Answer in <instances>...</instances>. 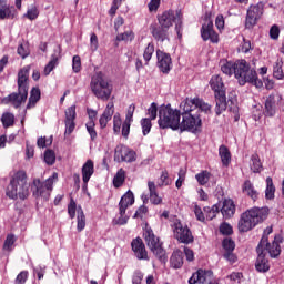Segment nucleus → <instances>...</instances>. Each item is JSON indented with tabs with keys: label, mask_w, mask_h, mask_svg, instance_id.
I'll use <instances>...</instances> for the list:
<instances>
[{
	"label": "nucleus",
	"mask_w": 284,
	"mask_h": 284,
	"mask_svg": "<svg viewBox=\"0 0 284 284\" xmlns=\"http://www.w3.org/2000/svg\"><path fill=\"white\" fill-rule=\"evenodd\" d=\"M156 19L158 23L153 22L149 27L151 36L158 43L170 41V29L176 20V10L169 9L163 11L161 14H158Z\"/></svg>",
	"instance_id": "f257e3e1"
},
{
	"label": "nucleus",
	"mask_w": 284,
	"mask_h": 284,
	"mask_svg": "<svg viewBox=\"0 0 284 284\" xmlns=\"http://www.w3.org/2000/svg\"><path fill=\"white\" fill-rule=\"evenodd\" d=\"M270 214V209L267 207H258L254 206L252 209L246 210L240 216L237 222V230L241 234H245L247 232H252L256 225L263 223L267 219Z\"/></svg>",
	"instance_id": "f03ea898"
},
{
	"label": "nucleus",
	"mask_w": 284,
	"mask_h": 284,
	"mask_svg": "<svg viewBox=\"0 0 284 284\" xmlns=\"http://www.w3.org/2000/svg\"><path fill=\"white\" fill-rule=\"evenodd\" d=\"M30 77V67H24L18 72V92L10 93L3 99L4 103H11L16 110L23 105L28 101V90L30 85L28 84Z\"/></svg>",
	"instance_id": "7ed1b4c3"
},
{
	"label": "nucleus",
	"mask_w": 284,
	"mask_h": 284,
	"mask_svg": "<svg viewBox=\"0 0 284 284\" xmlns=\"http://www.w3.org/2000/svg\"><path fill=\"white\" fill-rule=\"evenodd\" d=\"M6 195L12 201H17V199L26 201L30 196V184H28L26 171L20 170L14 173L7 186Z\"/></svg>",
	"instance_id": "20e7f679"
},
{
	"label": "nucleus",
	"mask_w": 284,
	"mask_h": 284,
	"mask_svg": "<svg viewBox=\"0 0 284 284\" xmlns=\"http://www.w3.org/2000/svg\"><path fill=\"white\" fill-rule=\"evenodd\" d=\"M182 112V121H180L179 130L181 132H192V134H196L201 132L203 128V120L201 119V114L195 112L190 104L185 101L181 103Z\"/></svg>",
	"instance_id": "39448f33"
},
{
	"label": "nucleus",
	"mask_w": 284,
	"mask_h": 284,
	"mask_svg": "<svg viewBox=\"0 0 284 284\" xmlns=\"http://www.w3.org/2000/svg\"><path fill=\"white\" fill-rule=\"evenodd\" d=\"M181 111L172 109L171 104H163L159 108L158 124L161 130H179L181 128Z\"/></svg>",
	"instance_id": "423d86ee"
},
{
	"label": "nucleus",
	"mask_w": 284,
	"mask_h": 284,
	"mask_svg": "<svg viewBox=\"0 0 284 284\" xmlns=\"http://www.w3.org/2000/svg\"><path fill=\"white\" fill-rule=\"evenodd\" d=\"M234 77L237 79L240 85L252 83L255 88H263V81L258 79L256 70L250 68V63L245 60L235 61Z\"/></svg>",
	"instance_id": "0eeeda50"
},
{
	"label": "nucleus",
	"mask_w": 284,
	"mask_h": 284,
	"mask_svg": "<svg viewBox=\"0 0 284 284\" xmlns=\"http://www.w3.org/2000/svg\"><path fill=\"white\" fill-rule=\"evenodd\" d=\"M210 85L215 97V114L221 116L227 110V95L223 78L221 75H212Z\"/></svg>",
	"instance_id": "6e6552de"
},
{
	"label": "nucleus",
	"mask_w": 284,
	"mask_h": 284,
	"mask_svg": "<svg viewBox=\"0 0 284 284\" xmlns=\"http://www.w3.org/2000/svg\"><path fill=\"white\" fill-rule=\"evenodd\" d=\"M90 88L97 99H100L101 101H110L113 87L110 84V81L103 77V72H97L92 75Z\"/></svg>",
	"instance_id": "1a4fd4ad"
},
{
	"label": "nucleus",
	"mask_w": 284,
	"mask_h": 284,
	"mask_svg": "<svg viewBox=\"0 0 284 284\" xmlns=\"http://www.w3.org/2000/svg\"><path fill=\"white\" fill-rule=\"evenodd\" d=\"M143 239L149 250L156 256L160 263H168V255L165 248H163V242L161 239L154 235L152 227H145Z\"/></svg>",
	"instance_id": "9d476101"
},
{
	"label": "nucleus",
	"mask_w": 284,
	"mask_h": 284,
	"mask_svg": "<svg viewBox=\"0 0 284 284\" xmlns=\"http://www.w3.org/2000/svg\"><path fill=\"white\" fill-rule=\"evenodd\" d=\"M59 174L53 173L52 176L47 179L44 182H41L40 179L33 180V196L36 199H44V201H49L50 194L53 190L54 179H58Z\"/></svg>",
	"instance_id": "9b49d317"
},
{
	"label": "nucleus",
	"mask_w": 284,
	"mask_h": 284,
	"mask_svg": "<svg viewBox=\"0 0 284 284\" xmlns=\"http://www.w3.org/2000/svg\"><path fill=\"white\" fill-rule=\"evenodd\" d=\"M130 205H134V193L132 191H128L125 195H122L119 202V219L113 220V225H128V221H130V216L125 215Z\"/></svg>",
	"instance_id": "f8f14e48"
},
{
	"label": "nucleus",
	"mask_w": 284,
	"mask_h": 284,
	"mask_svg": "<svg viewBox=\"0 0 284 284\" xmlns=\"http://www.w3.org/2000/svg\"><path fill=\"white\" fill-rule=\"evenodd\" d=\"M172 227L174 239H176L179 243H183L184 245H190V243H194V235L192 234V230H190V226H187V224H183L181 220L175 219Z\"/></svg>",
	"instance_id": "ddd939ff"
},
{
	"label": "nucleus",
	"mask_w": 284,
	"mask_h": 284,
	"mask_svg": "<svg viewBox=\"0 0 284 284\" xmlns=\"http://www.w3.org/2000/svg\"><path fill=\"white\" fill-rule=\"evenodd\" d=\"M263 12H265V2L263 1L248 7L244 24L246 30H252V28L258 23V20L263 17Z\"/></svg>",
	"instance_id": "4468645a"
},
{
	"label": "nucleus",
	"mask_w": 284,
	"mask_h": 284,
	"mask_svg": "<svg viewBox=\"0 0 284 284\" xmlns=\"http://www.w3.org/2000/svg\"><path fill=\"white\" fill-rule=\"evenodd\" d=\"M274 232V229L272 226H267L262 235V239H266V242L262 245V250L265 252H268L271 258H276L277 256H281V245L272 242L270 243L268 236Z\"/></svg>",
	"instance_id": "2eb2a0df"
},
{
	"label": "nucleus",
	"mask_w": 284,
	"mask_h": 284,
	"mask_svg": "<svg viewBox=\"0 0 284 284\" xmlns=\"http://www.w3.org/2000/svg\"><path fill=\"white\" fill-rule=\"evenodd\" d=\"M267 241V237H262L257 247H256V253H257V260H256V263H255V270L257 272H270V260H267L265 257V253H264V250H263V245L264 243H266Z\"/></svg>",
	"instance_id": "dca6fc26"
},
{
	"label": "nucleus",
	"mask_w": 284,
	"mask_h": 284,
	"mask_svg": "<svg viewBox=\"0 0 284 284\" xmlns=\"http://www.w3.org/2000/svg\"><path fill=\"white\" fill-rule=\"evenodd\" d=\"M201 38L203 41H210L211 43H219V33L214 31V22L205 17V22L201 28Z\"/></svg>",
	"instance_id": "f3484780"
},
{
	"label": "nucleus",
	"mask_w": 284,
	"mask_h": 284,
	"mask_svg": "<svg viewBox=\"0 0 284 284\" xmlns=\"http://www.w3.org/2000/svg\"><path fill=\"white\" fill-rule=\"evenodd\" d=\"M65 119H64V125H65V131L64 134L70 136L72 132H74L77 128V105H71L69 106L65 111Z\"/></svg>",
	"instance_id": "a211bd4d"
},
{
	"label": "nucleus",
	"mask_w": 284,
	"mask_h": 284,
	"mask_svg": "<svg viewBox=\"0 0 284 284\" xmlns=\"http://www.w3.org/2000/svg\"><path fill=\"white\" fill-rule=\"evenodd\" d=\"M131 248L138 261H150V256L148 255V250L145 248V243H143V239H133L131 242Z\"/></svg>",
	"instance_id": "6ab92c4d"
},
{
	"label": "nucleus",
	"mask_w": 284,
	"mask_h": 284,
	"mask_svg": "<svg viewBox=\"0 0 284 284\" xmlns=\"http://www.w3.org/2000/svg\"><path fill=\"white\" fill-rule=\"evenodd\" d=\"M184 102L190 108H192L195 112H197V114H201V112H205V114H212V105H210L209 103H205V101H203V99H200V98H194V99L186 98L184 100Z\"/></svg>",
	"instance_id": "aec40b11"
},
{
	"label": "nucleus",
	"mask_w": 284,
	"mask_h": 284,
	"mask_svg": "<svg viewBox=\"0 0 284 284\" xmlns=\"http://www.w3.org/2000/svg\"><path fill=\"white\" fill-rule=\"evenodd\" d=\"M158 57V68L163 74H170V70H172V57L169 53L156 50Z\"/></svg>",
	"instance_id": "412c9836"
},
{
	"label": "nucleus",
	"mask_w": 284,
	"mask_h": 284,
	"mask_svg": "<svg viewBox=\"0 0 284 284\" xmlns=\"http://www.w3.org/2000/svg\"><path fill=\"white\" fill-rule=\"evenodd\" d=\"M112 116H114V102H109L99 119L101 130H105V128H108V123L112 121Z\"/></svg>",
	"instance_id": "4be33fe9"
},
{
	"label": "nucleus",
	"mask_w": 284,
	"mask_h": 284,
	"mask_svg": "<svg viewBox=\"0 0 284 284\" xmlns=\"http://www.w3.org/2000/svg\"><path fill=\"white\" fill-rule=\"evenodd\" d=\"M242 192L243 194H245V196H248V199L252 200L254 203H256V201L261 199V193L258 192V190H256V187L250 180H246L243 183Z\"/></svg>",
	"instance_id": "5701e85b"
},
{
	"label": "nucleus",
	"mask_w": 284,
	"mask_h": 284,
	"mask_svg": "<svg viewBox=\"0 0 284 284\" xmlns=\"http://www.w3.org/2000/svg\"><path fill=\"white\" fill-rule=\"evenodd\" d=\"M61 52H62L61 45H58L53 50V53L51 55V60L49 61V63L44 68L45 77H48V74H50V72H52V70H54V68H57V65H59V59H61Z\"/></svg>",
	"instance_id": "b1692460"
},
{
	"label": "nucleus",
	"mask_w": 284,
	"mask_h": 284,
	"mask_svg": "<svg viewBox=\"0 0 284 284\" xmlns=\"http://www.w3.org/2000/svg\"><path fill=\"white\" fill-rule=\"evenodd\" d=\"M224 219H232L236 213V205H234V201L232 200H224L223 205L220 210Z\"/></svg>",
	"instance_id": "393cba45"
},
{
	"label": "nucleus",
	"mask_w": 284,
	"mask_h": 284,
	"mask_svg": "<svg viewBox=\"0 0 284 284\" xmlns=\"http://www.w3.org/2000/svg\"><path fill=\"white\" fill-rule=\"evenodd\" d=\"M264 114L265 116H274L276 114V94L272 93L266 98Z\"/></svg>",
	"instance_id": "a878e982"
},
{
	"label": "nucleus",
	"mask_w": 284,
	"mask_h": 284,
	"mask_svg": "<svg viewBox=\"0 0 284 284\" xmlns=\"http://www.w3.org/2000/svg\"><path fill=\"white\" fill-rule=\"evenodd\" d=\"M92 174H94V162L92 160H88L82 166V181L84 184L90 182Z\"/></svg>",
	"instance_id": "bb28decb"
},
{
	"label": "nucleus",
	"mask_w": 284,
	"mask_h": 284,
	"mask_svg": "<svg viewBox=\"0 0 284 284\" xmlns=\"http://www.w3.org/2000/svg\"><path fill=\"white\" fill-rule=\"evenodd\" d=\"M39 101H41V89H39L38 87H33L30 91L27 110H32V108H37V103H39Z\"/></svg>",
	"instance_id": "cd10ccee"
},
{
	"label": "nucleus",
	"mask_w": 284,
	"mask_h": 284,
	"mask_svg": "<svg viewBox=\"0 0 284 284\" xmlns=\"http://www.w3.org/2000/svg\"><path fill=\"white\" fill-rule=\"evenodd\" d=\"M148 187L150 192V202L152 205H161V203H163V197L159 196V192H156V184L150 181L148 182Z\"/></svg>",
	"instance_id": "c85d7f7f"
},
{
	"label": "nucleus",
	"mask_w": 284,
	"mask_h": 284,
	"mask_svg": "<svg viewBox=\"0 0 284 284\" xmlns=\"http://www.w3.org/2000/svg\"><path fill=\"white\" fill-rule=\"evenodd\" d=\"M170 265L173 270H181L183 267V252L174 251L170 258Z\"/></svg>",
	"instance_id": "c756f323"
},
{
	"label": "nucleus",
	"mask_w": 284,
	"mask_h": 284,
	"mask_svg": "<svg viewBox=\"0 0 284 284\" xmlns=\"http://www.w3.org/2000/svg\"><path fill=\"white\" fill-rule=\"evenodd\" d=\"M219 156L221 158L222 164L227 168L232 161V153L225 144L220 145Z\"/></svg>",
	"instance_id": "7c9ffc66"
},
{
	"label": "nucleus",
	"mask_w": 284,
	"mask_h": 284,
	"mask_svg": "<svg viewBox=\"0 0 284 284\" xmlns=\"http://www.w3.org/2000/svg\"><path fill=\"white\" fill-rule=\"evenodd\" d=\"M173 23H175L178 38L183 39V11L181 9H176V17Z\"/></svg>",
	"instance_id": "2f4dec72"
},
{
	"label": "nucleus",
	"mask_w": 284,
	"mask_h": 284,
	"mask_svg": "<svg viewBox=\"0 0 284 284\" xmlns=\"http://www.w3.org/2000/svg\"><path fill=\"white\" fill-rule=\"evenodd\" d=\"M14 7H10L8 4H2L0 7V19L3 21L4 19H14L16 16Z\"/></svg>",
	"instance_id": "473e14b6"
},
{
	"label": "nucleus",
	"mask_w": 284,
	"mask_h": 284,
	"mask_svg": "<svg viewBox=\"0 0 284 284\" xmlns=\"http://www.w3.org/2000/svg\"><path fill=\"white\" fill-rule=\"evenodd\" d=\"M129 148L125 144H118L114 150V161L123 163V159L128 153Z\"/></svg>",
	"instance_id": "72a5a7b5"
},
{
	"label": "nucleus",
	"mask_w": 284,
	"mask_h": 284,
	"mask_svg": "<svg viewBox=\"0 0 284 284\" xmlns=\"http://www.w3.org/2000/svg\"><path fill=\"white\" fill-rule=\"evenodd\" d=\"M274 194H276V186H274V181L271 176L266 178V190H265V199L267 201L274 200Z\"/></svg>",
	"instance_id": "f704fd0d"
},
{
	"label": "nucleus",
	"mask_w": 284,
	"mask_h": 284,
	"mask_svg": "<svg viewBox=\"0 0 284 284\" xmlns=\"http://www.w3.org/2000/svg\"><path fill=\"white\" fill-rule=\"evenodd\" d=\"M204 212L207 221H213V219H216V214L221 212V204H214L212 207L205 206Z\"/></svg>",
	"instance_id": "c9c22d12"
},
{
	"label": "nucleus",
	"mask_w": 284,
	"mask_h": 284,
	"mask_svg": "<svg viewBox=\"0 0 284 284\" xmlns=\"http://www.w3.org/2000/svg\"><path fill=\"white\" fill-rule=\"evenodd\" d=\"M251 170L255 174L263 170V163H261V158L258 156V154H253L251 156Z\"/></svg>",
	"instance_id": "e433bc0d"
},
{
	"label": "nucleus",
	"mask_w": 284,
	"mask_h": 284,
	"mask_svg": "<svg viewBox=\"0 0 284 284\" xmlns=\"http://www.w3.org/2000/svg\"><path fill=\"white\" fill-rule=\"evenodd\" d=\"M125 183V170L120 169L113 178L114 187L119 189Z\"/></svg>",
	"instance_id": "4c0bfd02"
},
{
	"label": "nucleus",
	"mask_w": 284,
	"mask_h": 284,
	"mask_svg": "<svg viewBox=\"0 0 284 284\" xmlns=\"http://www.w3.org/2000/svg\"><path fill=\"white\" fill-rule=\"evenodd\" d=\"M273 77L281 81L284 78L283 73V60L277 59L275 65L273 67Z\"/></svg>",
	"instance_id": "58836bf2"
},
{
	"label": "nucleus",
	"mask_w": 284,
	"mask_h": 284,
	"mask_svg": "<svg viewBox=\"0 0 284 284\" xmlns=\"http://www.w3.org/2000/svg\"><path fill=\"white\" fill-rule=\"evenodd\" d=\"M78 224H77V230L78 232H83V230H85V213H83V209H81V206H79L78 209Z\"/></svg>",
	"instance_id": "ea45409f"
},
{
	"label": "nucleus",
	"mask_w": 284,
	"mask_h": 284,
	"mask_svg": "<svg viewBox=\"0 0 284 284\" xmlns=\"http://www.w3.org/2000/svg\"><path fill=\"white\" fill-rule=\"evenodd\" d=\"M236 67V62L226 61L221 65V71L223 74H227V77H232L234 74V70Z\"/></svg>",
	"instance_id": "a19ab883"
},
{
	"label": "nucleus",
	"mask_w": 284,
	"mask_h": 284,
	"mask_svg": "<svg viewBox=\"0 0 284 284\" xmlns=\"http://www.w3.org/2000/svg\"><path fill=\"white\" fill-rule=\"evenodd\" d=\"M135 34L134 31L129 30V31H124L123 33H119L116 36V41H124L125 43H128V41L130 43H132V40L135 39Z\"/></svg>",
	"instance_id": "79ce46f5"
},
{
	"label": "nucleus",
	"mask_w": 284,
	"mask_h": 284,
	"mask_svg": "<svg viewBox=\"0 0 284 284\" xmlns=\"http://www.w3.org/2000/svg\"><path fill=\"white\" fill-rule=\"evenodd\" d=\"M87 131L90 135L91 141H97L98 133H97V123L94 121H88L85 123Z\"/></svg>",
	"instance_id": "37998d69"
},
{
	"label": "nucleus",
	"mask_w": 284,
	"mask_h": 284,
	"mask_svg": "<svg viewBox=\"0 0 284 284\" xmlns=\"http://www.w3.org/2000/svg\"><path fill=\"white\" fill-rule=\"evenodd\" d=\"M222 247L224 252H234V250H236V243L234 240H232V237H225L222 241Z\"/></svg>",
	"instance_id": "c03bdc74"
},
{
	"label": "nucleus",
	"mask_w": 284,
	"mask_h": 284,
	"mask_svg": "<svg viewBox=\"0 0 284 284\" xmlns=\"http://www.w3.org/2000/svg\"><path fill=\"white\" fill-rule=\"evenodd\" d=\"M210 176H212V174H210L209 171H202L195 175V179L199 185H205L210 182Z\"/></svg>",
	"instance_id": "a18cd8bd"
},
{
	"label": "nucleus",
	"mask_w": 284,
	"mask_h": 284,
	"mask_svg": "<svg viewBox=\"0 0 284 284\" xmlns=\"http://www.w3.org/2000/svg\"><path fill=\"white\" fill-rule=\"evenodd\" d=\"M3 128H12L14 125V114L3 113L1 116Z\"/></svg>",
	"instance_id": "49530a36"
},
{
	"label": "nucleus",
	"mask_w": 284,
	"mask_h": 284,
	"mask_svg": "<svg viewBox=\"0 0 284 284\" xmlns=\"http://www.w3.org/2000/svg\"><path fill=\"white\" fill-rule=\"evenodd\" d=\"M152 54H154V43H149L146 45V48L144 49L143 52V59L145 61V65H148V63H150L151 59H152Z\"/></svg>",
	"instance_id": "de8ad7c7"
},
{
	"label": "nucleus",
	"mask_w": 284,
	"mask_h": 284,
	"mask_svg": "<svg viewBox=\"0 0 284 284\" xmlns=\"http://www.w3.org/2000/svg\"><path fill=\"white\" fill-rule=\"evenodd\" d=\"M121 125H123V120H121V113H115L113 115V132H114V134L121 133Z\"/></svg>",
	"instance_id": "09e8293b"
},
{
	"label": "nucleus",
	"mask_w": 284,
	"mask_h": 284,
	"mask_svg": "<svg viewBox=\"0 0 284 284\" xmlns=\"http://www.w3.org/2000/svg\"><path fill=\"white\" fill-rule=\"evenodd\" d=\"M140 123L143 136H148V133L152 130V120H150V118H144Z\"/></svg>",
	"instance_id": "8fccbe9b"
},
{
	"label": "nucleus",
	"mask_w": 284,
	"mask_h": 284,
	"mask_svg": "<svg viewBox=\"0 0 284 284\" xmlns=\"http://www.w3.org/2000/svg\"><path fill=\"white\" fill-rule=\"evenodd\" d=\"M17 54H19L21 59H27V57H30V48L28 47V43H20L17 49Z\"/></svg>",
	"instance_id": "3c124183"
},
{
	"label": "nucleus",
	"mask_w": 284,
	"mask_h": 284,
	"mask_svg": "<svg viewBox=\"0 0 284 284\" xmlns=\"http://www.w3.org/2000/svg\"><path fill=\"white\" fill-rule=\"evenodd\" d=\"M148 115L151 121H156V116H159V104H156V102L151 103L148 109Z\"/></svg>",
	"instance_id": "603ef678"
},
{
	"label": "nucleus",
	"mask_w": 284,
	"mask_h": 284,
	"mask_svg": "<svg viewBox=\"0 0 284 284\" xmlns=\"http://www.w3.org/2000/svg\"><path fill=\"white\" fill-rule=\"evenodd\" d=\"M55 161H57V154L54 153V151L47 150L44 152V163H47V165H54Z\"/></svg>",
	"instance_id": "864d4df0"
},
{
	"label": "nucleus",
	"mask_w": 284,
	"mask_h": 284,
	"mask_svg": "<svg viewBox=\"0 0 284 284\" xmlns=\"http://www.w3.org/2000/svg\"><path fill=\"white\" fill-rule=\"evenodd\" d=\"M220 233H222L223 236H232V234H234V229L230 225V223L223 222L220 225Z\"/></svg>",
	"instance_id": "5fc2aeb1"
},
{
	"label": "nucleus",
	"mask_w": 284,
	"mask_h": 284,
	"mask_svg": "<svg viewBox=\"0 0 284 284\" xmlns=\"http://www.w3.org/2000/svg\"><path fill=\"white\" fill-rule=\"evenodd\" d=\"M229 103H231V105L229 106L230 112L234 113V121H239V119H241V115L239 114V105L236 104V99L232 100L229 98Z\"/></svg>",
	"instance_id": "6e6d98bb"
},
{
	"label": "nucleus",
	"mask_w": 284,
	"mask_h": 284,
	"mask_svg": "<svg viewBox=\"0 0 284 284\" xmlns=\"http://www.w3.org/2000/svg\"><path fill=\"white\" fill-rule=\"evenodd\" d=\"M134 161H136V152L132 149H128L122 163H134Z\"/></svg>",
	"instance_id": "4d7b16f0"
},
{
	"label": "nucleus",
	"mask_w": 284,
	"mask_h": 284,
	"mask_svg": "<svg viewBox=\"0 0 284 284\" xmlns=\"http://www.w3.org/2000/svg\"><path fill=\"white\" fill-rule=\"evenodd\" d=\"M29 276L30 273L28 271L20 272L14 280V284H26Z\"/></svg>",
	"instance_id": "13d9d810"
},
{
	"label": "nucleus",
	"mask_w": 284,
	"mask_h": 284,
	"mask_svg": "<svg viewBox=\"0 0 284 284\" xmlns=\"http://www.w3.org/2000/svg\"><path fill=\"white\" fill-rule=\"evenodd\" d=\"M68 214L70 219H74V216H77V202L74 201V197L70 199V203L68 204Z\"/></svg>",
	"instance_id": "bf43d9fd"
},
{
	"label": "nucleus",
	"mask_w": 284,
	"mask_h": 284,
	"mask_svg": "<svg viewBox=\"0 0 284 284\" xmlns=\"http://www.w3.org/2000/svg\"><path fill=\"white\" fill-rule=\"evenodd\" d=\"M223 258H225V261H227L231 265H234V263L239 261V257L236 256V254H234V251L224 252Z\"/></svg>",
	"instance_id": "052dcab7"
},
{
	"label": "nucleus",
	"mask_w": 284,
	"mask_h": 284,
	"mask_svg": "<svg viewBox=\"0 0 284 284\" xmlns=\"http://www.w3.org/2000/svg\"><path fill=\"white\" fill-rule=\"evenodd\" d=\"M26 17L30 21H34V19L39 17V9L36 6H33L31 9H28Z\"/></svg>",
	"instance_id": "680f3d73"
},
{
	"label": "nucleus",
	"mask_w": 284,
	"mask_h": 284,
	"mask_svg": "<svg viewBox=\"0 0 284 284\" xmlns=\"http://www.w3.org/2000/svg\"><path fill=\"white\" fill-rule=\"evenodd\" d=\"M90 48H91V52H97V50H99V37H97V33L91 34Z\"/></svg>",
	"instance_id": "e2e57ef3"
},
{
	"label": "nucleus",
	"mask_w": 284,
	"mask_h": 284,
	"mask_svg": "<svg viewBox=\"0 0 284 284\" xmlns=\"http://www.w3.org/2000/svg\"><path fill=\"white\" fill-rule=\"evenodd\" d=\"M131 125H132V121L130 120H124V122L122 123V136H124V139H128V136H130Z\"/></svg>",
	"instance_id": "0e129e2a"
},
{
	"label": "nucleus",
	"mask_w": 284,
	"mask_h": 284,
	"mask_svg": "<svg viewBox=\"0 0 284 284\" xmlns=\"http://www.w3.org/2000/svg\"><path fill=\"white\" fill-rule=\"evenodd\" d=\"M72 70L75 73L81 72V57L74 55L72 60Z\"/></svg>",
	"instance_id": "69168bd1"
},
{
	"label": "nucleus",
	"mask_w": 284,
	"mask_h": 284,
	"mask_svg": "<svg viewBox=\"0 0 284 284\" xmlns=\"http://www.w3.org/2000/svg\"><path fill=\"white\" fill-rule=\"evenodd\" d=\"M148 214V206L141 205L134 213L133 219H143Z\"/></svg>",
	"instance_id": "338daca9"
},
{
	"label": "nucleus",
	"mask_w": 284,
	"mask_h": 284,
	"mask_svg": "<svg viewBox=\"0 0 284 284\" xmlns=\"http://www.w3.org/2000/svg\"><path fill=\"white\" fill-rule=\"evenodd\" d=\"M14 235L9 234L7 235V239L3 244V250H11V247L14 245Z\"/></svg>",
	"instance_id": "774afa93"
}]
</instances>
